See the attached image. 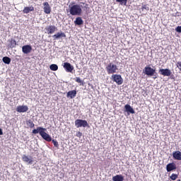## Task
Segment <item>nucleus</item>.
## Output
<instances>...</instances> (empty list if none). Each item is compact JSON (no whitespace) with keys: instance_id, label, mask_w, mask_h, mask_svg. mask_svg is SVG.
I'll return each instance as SVG.
<instances>
[{"instance_id":"7ed1b4c3","label":"nucleus","mask_w":181,"mask_h":181,"mask_svg":"<svg viewBox=\"0 0 181 181\" xmlns=\"http://www.w3.org/2000/svg\"><path fill=\"white\" fill-rule=\"evenodd\" d=\"M106 71L107 74H114L118 71V66H117L114 63H109L106 66Z\"/></svg>"},{"instance_id":"2eb2a0df","label":"nucleus","mask_w":181,"mask_h":181,"mask_svg":"<svg viewBox=\"0 0 181 181\" xmlns=\"http://www.w3.org/2000/svg\"><path fill=\"white\" fill-rule=\"evenodd\" d=\"M76 95H77V90H76L69 91L66 94L67 98H74Z\"/></svg>"},{"instance_id":"2f4dec72","label":"nucleus","mask_w":181,"mask_h":181,"mask_svg":"<svg viewBox=\"0 0 181 181\" xmlns=\"http://www.w3.org/2000/svg\"><path fill=\"white\" fill-rule=\"evenodd\" d=\"M0 135H4V132H2V129H0Z\"/></svg>"},{"instance_id":"6e6552de","label":"nucleus","mask_w":181,"mask_h":181,"mask_svg":"<svg viewBox=\"0 0 181 181\" xmlns=\"http://www.w3.org/2000/svg\"><path fill=\"white\" fill-rule=\"evenodd\" d=\"M45 33H47L48 35H52V33H55L56 30H57V28L54 25H49L48 27L45 28Z\"/></svg>"},{"instance_id":"9d476101","label":"nucleus","mask_w":181,"mask_h":181,"mask_svg":"<svg viewBox=\"0 0 181 181\" xmlns=\"http://www.w3.org/2000/svg\"><path fill=\"white\" fill-rule=\"evenodd\" d=\"M159 73L162 76H167V77H169L172 74V71H170L169 69H161L159 70Z\"/></svg>"},{"instance_id":"b1692460","label":"nucleus","mask_w":181,"mask_h":181,"mask_svg":"<svg viewBox=\"0 0 181 181\" xmlns=\"http://www.w3.org/2000/svg\"><path fill=\"white\" fill-rule=\"evenodd\" d=\"M120 5H127V0H116Z\"/></svg>"},{"instance_id":"f03ea898","label":"nucleus","mask_w":181,"mask_h":181,"mask_svg":"<svg viewBox=\"0 0 181 181\" xmlns=\"http://www.w3.org/2000/svg\"><path fill=\"white\" fill-rule=\"evenodd\" d=\"M81 12H83V10L81 9V6L80 5L76 4L70 7L69 13L74 16L81 15Z\"/></svg>"},{"instance_id":"423d86ee","label":"nucleus","mask_w":181,"mask_h":181,"mask_svg":"<svg viewBox=\"0 0 181 181\" xmlns=\"http://www.w3.org/2000/svg\"><path fill=\"white\" fill-rule=\"evenodd\" d=\"M156 71V70L152 69L151 66H146L144 69V73H145L146 76H149L150 77L154 76Z\"/></svg>"},{"instance_id":"6ab92c4d","label":"nucleus","mask_w":181,"mask_h":181,"mask_svg":"<svg viewBox=\"0 0 181 181\" xmlns=\"http://www.w3.org/2000/svg\"><path fill=\"white\" fill-rule=\"evenodd\" d=\"M113 181H124V176L121 175H117L114 177H112Z\"/></svg>"},{"instance_id":"5701e85b","label":"nucleus","mask_w":181,"mask_h":181,"mask_svg":"<svg viewBox=\"0 0 181 181\" xmlns=\"http://www.w3.org/2000/svg\"><path fill=\"white\" fill-rule=\"evenodd\" d=\"M3 62H4V63H5V64H11V58H9L8 57H4Z\"/></svg>"},{"instance_id":"f257e3e1","label":"nucleus","mask_w":181,"mask_h":181,"mask_svg":"<svg viewBox=\"0 0 181 181\" xmlns=\"http://www.w3.org/2000/svg\"><path fill=\"white\" fill-rule=\"evenodd\" d=\"M46 128H43L41 127H38L37 129L33 130V134H40V136L47 141V142H51L52 136L49 135V134L46 133Z\"/></svg>"},{"instance_id":"f8f14e48","label":"nucleus","mask_w":181,"mask_h":181,"mask_svg":"<svg viewBox=\"0 0 181 181\" xmlns=\"http://www.w3.org/2000/svg\"><path fill=\"white\" fill-rule=\"evenodd\" d=\"M29 110V107L26 105H19L16 108L17 112H26Z\"/></svg>"},{"instance_id":"4be33fe9","label":"nucleus","mask_w":181,"mask_h":181,"mask_svg":"<svg viewBox=\"0 0 181 181\" xmlns=\"http://www.w3.org/2000/svg\"><path fill=\"white\" fill-rule=\"evenodd\" d=\"M49 69L52 71H57V70H59V66H57V64H53L49 66Z\"/></svg>"},{"instance_id":"39448f33","label":"nucleus","mask_w":181,"mask_h":181,"mask_svg":"<svg viewBox=\"0 0 181 181\" xmlns=\"http://www.w3.org/2000/svg\"><path fill=\"white\" fill-rule=\"evenodd\" d=\"M112 78L113 79L115 83H116L118 86H121V84L124 83V80L122 79V77L121 76V75L113 74L112 76Z\"/></svg>"},{"instance_id":"aec40b11","label":"nucleus","mask_w":181,"mask_h":181,"mask_svg":"<svg viewBox=\"0 0 181 181\" xmlns=\"http://www.w3.org/2000/svg\"><path fill=\"white\" fill-rule=\"evenodd\" d=\"M54 39H60V37H66V34L64 33H57V34L53 35Z\"/></svg>"},{"instance_id":"a211bd4d","label":"nucleus","mask_w":181,"mask_h":181,"mask_svg":"<svg viewBox=\"0 0 181 181\" xmlns=\"http://www.w3.org/2000/svg\"><path fill=\"white\" fill-rule=\"evenodd\" d=\"M33 11H35V8L31 6L30 7H25L23 12V13H29V12H33Z\"/></svg>"},{"instance_id":"4468645a","label":"nucleus","mask_w":181,"mask_h":181,"mask_svg":"<svg viewBox=\"0 0 181 181\" xmlns=\"http://www.w3.org/2000/svg\"><path fill=\"white\" fill-rule=\"evenodd\" d=\"M173 158H174L175 160H181V152L180 151L173 152Z\"/></svg>"},{"instance_id":"c756f323","label":"nucleus","mask_w":181,"mask_h":181,"mask_svg":"<svg viewBox=\"0 0 181 181\" xmlns=\"http://www.w3.org/2000/svg\"><path fill=\"white\" fill-rule=\"evenodd\" d=\"M82 135H83V134L80 132H78L76 133V136H78V138H81Z\"/></svg>"},{"instance_id":"ddd939ff","label":"nucleus","mask_w":181,"mask_h":181,"mask_svg":"<svg viewBox=\"0 0 181 181\" xmlns=\"http://www.w3.org/2000/svg\"><path fill=\"white\" fill-rule=\"evenodd\" d=\"M167 172H172V170H176V164L175 163H171L166 166Z\"/></svg>"},{"instance_id":"dca6fc26","label":"nucleus","mask_w":181,"mask_h":181,"mask_svg":"<svg viewBox=\"0 0 181 181\" xmlns=\"http://www.w3.org/2000/svg\"><path fill=\"white\" fill-rule=\"evenodd\" d=\"M22 159L23 162H25V163H29V165H32V163H33V160L29 158V157H28L26 155H23Z\"/></svg>"},{"instance_id":"7c9ffc66","label":"nucleus","mask_w":181,"mask_h":181,"mask_svg":"<svg viewBox=\"0 0 181 181\" xmlns=\"http://www.w3.org/2000/svg\"><path fill=\"white\" fill-rule=\"evenodd\" d=\"M11 43L12 45H15V46H16V41L15 40H11Z\"/></svg>"},{"instance_id":"473e14b6","label":"nucleus","mask_w":181,"mask_h":181,"mask_svg":"<svg viewBox=\"0 0 181 181\" xmlns=\"http://www.w3.org/2000/svg\"><path fill=\"white\" fill-rule=\"evenodd\" d=\"M177 181H180V180H177Z\"/></svg>"},{"instance_id":"f3484780","label":"nucleus","mask_w":181,"mask_h":181,"mask_svg":"<svg viewBox=\"0 0 181 181\" xmlns=\"http://www.w3.org/2000/svg\"><path fill=\"white\" fill-rule=\"evenodd\" d=\"M124 108H125L127 112H130V114H135V110H134V108H132V107H131V105H126L124 106Z\"/></svg>"},{"instance_id":"cd10ccee","label":"nucleus","mask_w":181,"mask_h":181,"mask_svg":"<svg viewBox=\"0 0 181 181\" xmlns=\"http://www.w3.org/2000/svg\"><path fill=\"white\" fill-rule=\"evenodd\" d=\"M170 177L171 180H176V179H177V175L172 174Z\"/></svg>"},{"instance_id":"412c9836","label":"nucleus","mask_w":181,"mask_h":181,"mask_svg":"<svg viewBox=\"0 0 181 181\" xmlns=\"http://www.w3.org/2000/svg\"><path fill=\"white\" fill-rule=\"evenodd\" d=\"M74 23H75V25H83V19H81V17H78V18H76V21H74Z\"/></svg>"},{"instance_id":"9b49d317","label":"nucleus","mask_w":181,"mask_h":181,"mask_svg":"<svg viewBox=\"0 0 181 181\" xmlns=\"http://www.w3.org/2000/svg\"><path fill=\"white\" fill-rule=\"evenodd\" d=\"M23 53L28 54L32 52V46L30 45H24L22 47Z\"/></svg>"},{"instance_id":"c85d7f7f","label":"nucleus","mask_w":181,"mask_h":181,"mask_svg":"<svg viewBox=\"0 0 181 181\" xmlns=\"http://www.w3.org/2000/svg\"><path fill=\"white\" fill-rule=\"evenodd\" d=\"M176 32H177L178 33H181V26H177L175 28Z\"/></svg>"},{"instance_id":"0eeeda50","label":"nucleus","mask_w":181,"mask_h":181,"mask_svg":"<svg viewBox=\"0 0 181 181\" xmlns=\"http://www.w3.org/2000/svg\"><path fill=\"white\" fill-rule=\"evenodd\" d=\"M42 5L44 6L43 10L45 13H47V15H50L52 12V7H50V4H49L48 2H44Z\"/></svg>"},{"instance_id":"1a4fd4ad","label":"nucleus","mask_w":181,"mask_h":181,"mask_svg":"<svg viewBox=\"0 0 181 181\" xmlns=\"http://www.w3.org/2000/svg\"><path fill=\"white\" fill-rule=\"evenodd\" d=\"M63 67L68 73H71L74 70V67L69 62L64 63Z\"/></svg>"},{"instance_id":"20e7f679","label":"nucleus","mask_w":181,"mask_h":181,"mask_svg":"<svg viewBox=\"0 0 181 181\" xmlns=\"http://www.w3.org/2000/svg\"><path fill=\"white\" fill-rule=\"evenodd\" d=\"M75 126L76 128H86V127H88V122L86 120L78 119L75 120Z\"/></svg>"},{"instance_id":"393cba45","label":"nucleus","mask_w":181,"mask_h":181,"mask_svg":"<svg viewBox=\"0 0 181 181\" xmlns=\"http://www.w3.org/2000/svg\"><path fill=\"white\" fill-rule=\"evenodd\" d=\"M27 125H28V127L30 128H34L35 127V124L33 123V122L29 120L28 122H27Z\"/></svg>"},{"instance_id":"a878e982","label":"nucleus","mask_w":181,"mask_h":181,"mask_svg":"<svg viewBox=\"0 0 181 181\" xmlns=\"http://www.w3.org/2000/svg\"><path fill=\"white\" fill-rule=\"evenodd\" d=\"M76 83H79L81 84V86H84V83L83 82V81H81V78L77 77L76 78Z\"/></svg>"},{"instance_id":"bb28decb","label":"nucleus","mask_w":181,"mask_h":181,"mask_svg":"<svg viewBox=\"0 0 181 181\" xmlns=\"http://www.w3.org/2000/svg\"><path fill=\"white\" fill-rule=\"evenodd\" d=\"M52 144H53L54 146H55V148H59V142H57V141L53 139Z\"/></svg>"}]
</instances>
